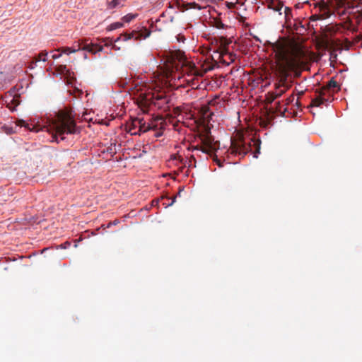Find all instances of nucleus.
Segmentation results:
<instances>
[{
    "label": "nucleus",
    "instance_id": "obj_1",
    "mask_svg": "<svg viewBox=\"0 0 362 362\" xmlns=\"http://www.w3.org/2000/svg\"><path fill=\"white\" fill-rule=\"evenodd\" d=\"M333 13L329 4L324 0L315 3L310 16L312 29L315 34L317 43L315 45H355L361 42L362 45V33H358L357 27L362 22V0H354L346 4L340 16H345L348 26L351 30V40L346 37L342 41L343 34L338 26L333 23L318 24L329 18Z\"/></svg>",
    "mask_w": 362,
    "mask_h": 362
},
{
    "label": "nucleus",
    "instance_id": "obj_2",
    "mask_svg": "<svg viewBox=\"0 0 362 362\" xmlns=\"http://www.w3.org/2000/svg\"><path fill=\"white\" fill-rule=\"evenodd\" d=\"M281 74L305 66L311 59L310 54L303 47H269Z\"/></svg>",
    "mask_w": 362,
    "mask_h": 362
},
{
    "label": "nucleus",
    "instance_id": "obj_3",
    "mask_svg": "<svg viewBox=\"0 0 362 362\" xmlns=\"http://www.w3.org/2000/svg\"><path fill=\"white\" fill-rule=\"evenodd\" d=\"M167 123L163 117H156L151 123L146 124L143 118H134L126 124L127 131L132 135H140L148 131L153 132L154 137H160L163 134Z\"/></svg>",
    "mask_w": 362,
    "mask_h": 362
},
{
    "label": "nucleus",
    "instance_id": "obj_4",
    "mask_svg": "<svg viewBox=\"0 0 362 362\" xmlns=\"http://www.w3.org/2000/svg\"><path fill=\"white\" fill-rule=\"evenodd\" d=\"M165 63L171 71L182 70L183 73L187 74L202 76L194 64L189 62L185 52L180 49L165 52Z\"/></svg>",
    "mask_w": 362,
    "mask_h": 362
},
{
    "label": "nucleus",
    "instance_id": "obj_5",
    "mask_svg": "<svg viewBox=\"0 0 362 362\" xmlns=\"http://www.w3.org/2000/svg\"><path fill=\"white\" fill-rule=\"evenodd\" d=\"M51 128L54 132V136H61L64 139L65 134H74L79 133L75 120L71 114L66 111H60L53 119Z\"/></svg>",
    "mask_w": 362,
    "mask_h": 362
},
{
    "label": "nucleus",
    "instance_id": "obj_6",
    "mask_svg": "<svg viewBox=\"0 0 362 362\" xmlns=\"http://www.w3.org/2000/svg\"><path fill=\"white\" fill-rule=\"evenodd\" d=\"M140 96L138 105L144 113H150L153 107L163 111H168L170 108V100L163 93H148L144 95L141 94Z\"/></svg>",
    "mask_w": 362,
    "mask_h": 362
},
{
    "label": "nucleus",
    "instance_id": "obj_7",
    "mask_svg": "<svg viewBox=\"0 0 362 362\" xmlns=\"http://www.w3.org/2000/svg\"><path fill=\"white\" fill-rule=\"evenodd\" d=\"M199 139L200 144L192 146V151H201L202 153L211 155L219 148V143L214 141V138L208 128H205L204 131L199 134Z\"/></svg>",
    "mask_w": 362,
    "mask_h": 362
},
{
    "label": "nucleus",
    "instance_id": "obj_8",
    "mask_svg": "<svg viewBox=\"0 0 362 362\" xmlns=\"http://www.w3.org/2000/svg\"><path fill=\"white\" fill-rule=\"evenodd\" d=\"M151 31L146 27H141L140 28L133 30L129 32H124L119 34L115 38L112 37V41L115 43L118 41H127L132 40L133 42L140 41L144 40L150 36Z\"/></svg>",
    "mask_w": 362,
    "mask_h": 362
},
{
    "label": "nucleus",
    "instance_id": "obj_9",
    "mask_svg": "<svg viewBox=\"0 0 362 362\" xmlns=\"http://www.w3.org/2000/svg\"><path fill=\"white\" fill-rule=\"evenodd\" d=\"M299 35H304L309 29L312 28L310 19L300 18L296 17L293 19L289 25Z\"/></svg>",
    "mask_w": 362,
    "mask_h": 362
},
{
    "label": "nucleus",
    "instance_id": "obj_10",
    "mask_svg": "<svg viewBox=\"0 0 362 362\" xmlns=\"http://www.w3.org/2000/svg\"><path fill=\"white\" fill-rule=\"evenodd\" d=\"M226 47H198L197 52H199L203 55H206V59H209L210 58L214 61L221 60V58L223 57L221 53H219L218 49L217 48H222L223 49Z\"/></svg>",
    "mask_w": 362,
    "mask_h": 362
},
{
    "label": "nucleus",
    "instance_id": "obj_11",
    "mask_svg": "<svg viewBox=\"0 0 362 362\" xmlns=\"http://www.w3.org/2000/svg\"><path fill=\"white\" fill-rule=\"evenodd\" d=\"M250 144L246 143L243 139L231 142V153L233 154H238L244 156L250 151Z\"/></svg>",
    "mask_w": 362,
    "mask_h": 362
},
{
    "label": "nucleus",
    "instance_id": "obj_12",
    "mask_svg": "<svg viewBox=\"0 0 362 362\" xmlns=\"http://www.w3.org/2000/svg\"><path fill=\"white\" fill-rule=\"evenodd\" d=\"M173 159L179 162V163L182 165L180 167L181 171H182V169L185 168H189L196 166V159L194 155H191L189 158H186L185 159L180 155H174L173 156Z\"/></svg>",
    "mask_w": 362,
    "mask_h": 362
},
{
    "label": "nucleus",
    "instance_id": "obj_13",
    "mask_svg": "<svg viewBox=\"0 0 362 362\" xmlns=\"http://www.w3.org/2000/svg\"><path fill=\"white\" fill-rule=\"evenodd\" d=\"M320 89V94L330 95L331 93H334L339 90L340 87L339 83L334 80V78H332L325 86L322 87Z\"/></svg>",
    "mask_w": 362,
    "mask_h": 362
},
{
    "label": "nucleus",
    "instance_id": "obj_14",
    "mask_svg": "<svg viewBox=\"0 0 362 362\" xmlns=\"http://www.w3.org/2000/svg\"><path fill=\"white\" fill-rule=\"evenodd\" d=\"M20 103L21 101L18 95H13L11 93H8L6 95L5 104L11 111H14Z\"/></svg>",
    "mask_w": 362,
    "mask_h": 362
},
{
    "label": "nucleus",
    "instance_id": "obj_15",
    "mask_svg": "<svg viewBox=\"0 0 362 362\" xmlns=\"http://www.w3.org/2000/svg\"><path fill=\"white\" fill-rule=\"evenodd\" d=\"M316 93L318 94V95L313 98L312 100L310 106L312 107H320L321 105H322L325 102H327L328 99H326L325 96L326 94H320V89L316 90Z\"/></svg>",
    "mask_w": 362,
    "mask_h": 362
},
{
    "label": "nucleus",
    "instance_id": "obj_16",
    "mask_svg": "<svg viewBox=\"0 0 362 362\" xmlns=\"http://www.w3.org/2000/svg\"><path fill=\"white\" fill-rule=\"evenodd\" d=\"M124 0H107V9L112 10L117 8H122L124 6Z\"/></svg>",
    "mask_w": 362,
    "mask_h": 362
},
{
    "label": "nucleus",
    "instance_id": "obj_17",
    "mask_svg": "<svg viewBox=\"0 0 362 362\" xmlns=\"http://www.w3.org/2000/svg\"><path fill=\"white\" fill-rule=\"evenodd\" d=\"M288 89V86L285 84H279L276 86V89L272 91L273 95H274V98H280L284 93L286 92Z\"/></svg>",
    "mask_w": 362,
    "mask_h": 362
},
{
    "label": "nucleus",
    "instance_id": "obj_18",
    "mask_svg": "<svg viewBox=\"0 0 362 362\" xmlns=\"http://www.w3.org/2000/svg\"><path fill=\"white\" fill-rule=\"evenodd\" d=\"M16 124L17 126L25 127L30 132H37L40 130V129L37 127H36L35 125H33V127H30V124L28 123H27L25 121H24L23 119L16 120Z\"/></svg>",
    "mask_w": 362,
    "mask_h": 362
},
{
    "label": "nucleus",
    "instance_id": "obj_19",
    "mask_svg": "<svg viewBox=\"0 0 362 362\" xmlns=\"http://www.w3.org/2000/svg\"><path fill=\"white\" fill-rule=\"evenodd\" d=\"M284 17L286 23L289 25L292 23L293 18V9L290 7L286 6L284 8Z\"/></svg>",
    "mask_w": 362,
    "mask_h": 362
},
{
    "label": "nucleus",
    "instance_id": "obj_20",
    "mask_svg": "<svg viewBox=\"0 0 362 362\" xmlns=\"http://www.w3.org/2000/svg\"><path fill=\"white\" fill-rule=\"evenodd\" d=\"M286 111L287 107H285L281 101H278L275 103V112L279 114L280 116L284 117Z\"/></svg>",
    "mask_w": 362,
    "mask_h": 362
},
{
    "label": "nucleus",
    "instance_id": "obj_21",
    "mask_svg": "<svg viewBox=\"0 0 362 362\" xmlns=\"http://www.w3.org/2000/svg\"><path fill=\"white\" fill-rule=\"evenodd\" d=\"M283 4L282 3H275L274 1H271L268 5V8L272 9L274 11L278 12L280 15L282 14L281 10L283 8Z\"/></svg>",
    "mask_w": 362,
    "mask_h": 362
},
{
    "label": "nucleus",
    "instance_id": "obj_22",
    "mask_svg": "<svg viewBox=\"0 0 362 362\" xmlns=\"http://www.w3.org/2000/svg\"><path fill=\"white\" fill-rule=\"evenodd\" d=\"M124 26L123 22L121 21H117V22H114L111 24H110L109 25L107 26L106 28V31L107 32H111L112 30H117V29H119V28H122Z\"/></svg>",
    "mask_w": 362,
    "mask_h": 362
},
{
    "label": "nucleus",
    "instance_id": "obj_23",
    "mask_svg": "<svg viewBox=\"0 0 362 362\" xmlns=\"http://www.w3.org/2000/svg\"><path fill=\"white\" fill-rule=\"evenodd\" d=\"M138 16H139L138 13H129L124 16L123 17H122L121 21H122V22H123L124 24L129 23L130 22H132V21H134L135 18H136Z\"/></svg>",
    "mask_w": 362,
    "mask_h": 362
},
{
    "label": "nucleus",
    "instance_id": "obj_24",
    "mask_svg": "<svg viewBox=\"0 0 362 362\" xmlns=\"http://www.w3.org/2000/svg\"><path fill=\"white\" fill-rule=\"evenodd\" d=\"M103 47H83V51H88V52L95 54L98 52L102 51Z\"/></svg>",
    "mask_w": 362,
    "mask_h": 362
},
{
    "label": "nucleus",
    "instance_id": "obj_25",
    "mask_svg": "<svg viewBox=\"0 0 362 362\" xmlns=\"http://www.w3.org/2000/svg\"><path fill=\"white\" fill-rule=\"evenodd\" d=\"M187 5H188V8H189V9L202 10L206 7V6L200 5L199 4L196 3L195 1L188 2Z\"/></svg>",
    "mask_w": 362,
    "mask_h": 362
},
{
    "label": "nucleus",
    "instance_id": "obj_26",
    "mask_svg": "<svg viewBox=\"0 0 362 362\" xmlns=\"http://www.w3.org/2000/svg\"><path fill=\"white\" fill-rule=\"evenodd\" d=\"M79 49H80V48H78V49H71L69 47H61L60 49H58V51H61L62 52H64L66 54H69L71 52H75L76 51H78Z\"/></svg>",
    "mask_w": 362,
    "mask_h": 362
},
{
    "label": "nucleus",
    "instance_id": "obj_27",
    "mask_svg": "<svg viewBox=\"0 0 362 362\" xmlns=\"http://www.w3.org/2000/svg\"><path fill=\"white\" fill-rule=\"evenodd\" d=\"M1 129L7 134H11L14 132L13 127H8L6 124L1 125Z\"/></svg>",
    "mask_w": 362,
    "mask_h": 362
},
{
    "label": "nucleus",
    "instance_id": "obj_28",
    "mask_svg": "<svg viewBox=\"0 0 362 362\" xmlns=\"http://www.w3.org/2000/svg\"><path fill=\"white\" fill-rule=\"evenodd\" d=\"M294 98H294V95L292 94V95H291L289 97H288L286 100H282V101H281V103L284 104V105L285 107H287V106H288L290 103H293V102Z\"/></svg>",
    "mask_w": 362,
    "mask_h": 362
},
{
    "label": "nucleus",
    "instance_id": "obj_29",
    "mask_svg": "<svg viewBox=\"0 0 362 362\" xmlns=\"http://www.w3.org/2000/svg\"><path fill=\"white\" fill-rule=\"evenodd\" d=\"M187 3L188 2H183L182 4H177V8L182 11V12H184L188 9H189V8H188V5H187Z\"/></svg>",
    "mask_w": 362,
    "mask_h": 362
},
{
    "label": "nucleus",
    "instance_id": "obj_30",
    "mask_svg": "<svg viewBox=\"0 0 362 362\" xmlns=\"http://www.w3.org/2000/svg\"><path fill=\"white\" fill-rule=\"evenodd\" d=\"M277 98H274V95H273L272 92H269L267 95V100L269 103H273Z\"/></svg>",
    "mask_w": 362,
    "mask_h": 362
},
{
    "label": "nucleus",
    "instance_id": "obj_31",
    "mask_svg": "<svg viewBox=\"0 0 362 362\" xmlns=\"http://www.w3.org/2000/svg\"><path fill=\"white\" fill-rule=\"evenodd\" d=\"M209 156L213 158L214 161H215L219 167L223 166L221 160L218 158L217 156L214 153H212L211 155Z\"/></svg>",
    "mask_w": 362,
    "mask_h": 362
},
{
    "label": "nucleus",
    "instance_id": "obj_32",
    "mask_svg": "<svg viewBox=\"0 0 362 362\" xmlns=\"http://www.w3.org/2000/svg\"><path fill=\"white\" fill-rule=\"evenodd\" d=\"M47 56V52H42L40 54H38L37 56V61H42V62H45L46 61V57Z\"/></svg>",
    "mask_w": 362,
    "mask_h": 362
},
{
    "label": "nucleus",
    "instance_id": "obj_33",
    "mask_svg": "<svg viewBox=\"0 0 362 362\" xmlns=\"http://www.w3.org/2000/svg\"><path fill=\"white\" fill-rule=\"evenodd\" d=\"M264 46H266V45H282L281 44H278L276 42L275 43H272L270 42H266L263 44ZM289 45H303V44H290Z\"/></svg>",
    "mask_w": 362,
    "mask_h": 362
},
{
    "label": "nucleus",
    "instance_id": "obj_34",
    "mask_svg": "<svg viewBox=\"0 0 362 362\" xmlns=\"http://www.w3.org/2000/svg\"><path fill=\"white\" fill-rule=\"evenodd\" d=\"M167 199H168V200L171 199V201L168 203H163V204L165 205V207L172 206L174 204V202H175L176 197H174L173 198H167Z\"/></svg>",
    "mask_w": 362,
    "mask_h": 362
},
{
    "label": "nucleus",
    "instance_id": "obj_35",
    "mask_svg": "<svg viewBox=\"0 0 362 362\" xmlns=\"http://www.w3.org/2000/svg\"><path fill=\"white\" fill-rule=\"evenodd\" d=\"M177 37V42H180H180L184 43V42H185V40H186V39H185V35H180H180H177V37Z\"/></svg>",
    "mask_w": 362,
    "mask_h": 362
},
{
    "label": "nucleus",
    "instance_id": "obj_36",
    "mask_svg": "<svg viewBox=\"0 0 362 362\" xmlns=\"http://www.w3.org/2000/svg\"><path fill=\"white\" fill-rule=\"evenodd\" d=\"M119 223V221H118V220H115V221H112V222H110V223H108V225H107V228H110V226H112V225H117V224H118Z\"/></svg>",
    "mask_w": 362,
    "mask_h": 362
},
{
    "label": "nucleus",
    "instance_id": "obj_37",
    "mask_svg": "<svg viewBox=\"0 0 362 362\" xmlns=\"http://www.w3.org/2000/svg\"><path fill=\"white\" fill-rule=\"evenodd\" d=\"M78 45H81V44H80V43H78ZM83 45H91V46H93V45H99V44H98V43H95V42H89V43H87V42H86V43H85Z\"/></svg>",
    "mask_w": 362,
    "mask_h": 362
},
{
    "label": "nucleus",
    "instance_id": "obj_38",
    "mask_svg": "<svg viewBox=\"0 0 362 362\" xmlns=\"http://www.w3.org/2000/svg\"><path fill=\"white\" fill-rule=\"evenodd\" d=\"M253 38L255 40L256 42H258L260 43L262 42V40L258 37L253 36Z\"/></svg>",
    "mask_w": 362,
    "mask_h": 362
},
{
    "label": "nucleus",
    "instance_id": "obj_39",
    "mask_svg": "<svg viewBox=\"0 0 362 362\" xmlns=\"http://www.w3.org/2000/svg\"><path fill=\"white\" fill-rule=\"evenodd\" d=\"M199 1H202V2H204H204L206 3V5H205V6H208V4H208V2H209V0H199Z\"/></svg>",
    "mask_w": 362,
    "mask_h": 362
},
{
    "label": "nucleus",
    "instance_id": "obj_40",
    "mask_svg": "<svg viewBox=\"0 0 362 362\" xmlns=\"http://www.w3.org/2000/svg\"><path fill=\"white\" fill-rule=\"evenodd\" d=\"M218 28H224V24L221 23V25H220V26H218Z\"/></svg>",
    "mask_w": 362,
    "mask_h": 362
},
{
    "label": "nucleus",
    "instance_id": "obj_41",
    "mask_svg": "<svg viewBox=\"0 0 362 362\" xmlns=\"http://www.w3.org/2000/svg\"><path fill=\"white\" fill-rule=\"evenodd\" d=\"M109 151H110V153H114V152L112 151V146H110V147L109 148Z\"/></svg>",
    "mask_w": 362,
    "mask_h": 362
},
{
    "label": "nucleus",
    "instance_id": "obj_42",
    "mask_svg": "<svg viewBox=\"0 0 362 362\" xmlns=\"http://www.w3.org/2000/svg\"><path fill=\"white\" fill-rule=\"evenodd\" d=\"M60 55H61V54H59L58 56H56V55H53V56H52V57H53V58H56V57H59Z\"/></svg>",
    "mask_w": 362,
    "mask_h": 362
},
{
    "label": "nucleus",
    "instance_id": "obj_43",
    "mask_svg": "<svg viewBox=\"0 0 362 362\" xmlns=\"http://www.w3.org/2000/svg\"><path fill=\"white\" fill-rule=\"evenodd\" d=\"M103 45L107 46V45H113L112 44L109 45V44L105 43Z\"/></svg>",
    "mask_w": 362,
    "mask_h": 362
},
{
    "label": "nucleus",
    "instance_id": "obj_44",
    "mask_svg": "<svg viewBox=\"0 0 362 362\" xmlns=\"http://www.w3.org/2000/svg\"><path fill=\"white\" fill-rule=\"evenodd\" d=\"M243 43L245 44L244 45H247V42L246 41H244Z\"/></svg>",
    "mask_w": 362,
    "mask_h": 362
},
{
    "label": "nucleus",
    "instance_id": "obj_45",
    "mask_svg": "<svg viewBox=\"0 0 362 362\" xmlns=\"http://www.w3.org/2000/svg\"><path fill=\"white\" fill-rule=\"evenodd\" d=\"M303 94V91H302V92H300V93H299V95H302Z\"/></svg>",
    "mask_w": 362,
    "mask_h": 362
},
{
    "label": "nucleus",
    "instance_id": "obj_46",
    "mask_svg": "<svg viewBox=\"0 0 362 362\" xmlns=\"http://www.w3.org/2000/svg\"><path fill=\"white\" fill-rule=\"evenodd\" d=\"M346 50H349V46H346Z\"/></svg>",
    "mask_w": 362,
    "mask_h": 362
},
{
    "label": "nucleus",
    "instance_id": "obj_47",
    "mask_svg": "<svg viewBox=\"0 0 362 362\" xmlns=\"http://www.w3.org/2000/svg\"><path fill=\"white\" fill-rule=\"evenodd\" d=\"M346 50H349V46H346Z\"/></svg>",
    "mask_w": 362,
    "mask_h": 362
}]
</instances>
